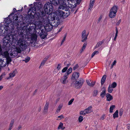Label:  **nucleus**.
<instances>
[{
  "label": "nucleus",
  "instance_id": "nucleus-1",
  "mask_svg": "<svg viewBox=\"0 0 130 130\" xmlns=\"http://www.w3.org/2000/svg\"><path fill=\"white\" fill-rule=\"evenodd\" d=\"M53 9V7L50 3H46L44 5V10L41 11L39 13L38 19L44 20L45 18H46L47 16L50 14Z\"/></svg>",
  "mask_w": 130,
  "mask_h": 130
},
{
  "label": "nucleus",
  "instance_id": "nucleus-2",
  "mask_svg": "<svg viewBox=\"0 0 130 130\" xmlns=\"http://www.w3.org/2000/svg\"><path fill=\"white\" fill-rule=\"evenodd\" d=\"M17 47L19 52L25 50L27 47V43L24 38L21 37L17 40L16 43Z\"/></svg>",
  "mask_w": 130,
  "mask_h": 130
},
{
  "label": "nucleus",
  "instance_id": "nucleus-3",
  "mask_svg": "<svg viewBox=\"0 0 130 130\" xmlns=\"http://www.w3.org/2000/svg\"><path fill=\"white\" fill-rule=\"evenodd\" d=\"M38 21H37L36 23V25L38 26L39 27V26L42 25L43 24L45 25L44 26L45 29L47 31H50L52 29L53 27V26L51 24V23H50V21H49L48 22H47L44 23L42 21L43 20H42L38 19Z\"/></svg>",
  "mask_w": 130,
  "mask_h": 130
},
{
  "label": "nucleus",
  "instance_id": "nucleus-4",
  "mask_svg": "<svg viewBox=\"0 0 130 130\" xmlns=\"http://www.w3.org/2000/svg\"><path fill=\"white\" fill-rule=\"evenodd\" d=\"M54 13H53L52 14H49L47 16L46 18H45L43 20L44 23L48 22L49 21L53 22V20H57L59 21L60 18V17L59 14H58V15Z\"/></svg>",
  "mask_w": 130,
  "mask_h": 130
},
{
  "label": "nucleus",
  "instance_id": "nucleus-5",
  "mask_svg": "<svg viewBox=\"0 0 130 130\" xmlns=\"http://www.w3.org/2000/svg\"><path fill=\"white\" fill-rule=\"evenodd\" d=\"M84 82L85 80L83 78H79L75 82L74 86L76 89H80L82 87Z\"/></svg>",
  "mask_w": 130,
  "mask_h": 130
},
{
  "label": "nucleus",
  "instance_id": "nucleus-6",
  "mask_svg": "<svg viewBox=\"0 0 130 130\" xmlns=\"http://www.w3.org/2000/svg\"><path fill=\"white\" fill-rule=\"evenodd\" d=\"M60 9L56 11V13L57 14H59L60 17H62L63 18H65L68 17L70 14V12L68 10L62 11Z\"/></svg>",
  "mask_w": 130,
  "mask_h": 130
},
{
  "label": "nucleus",
  "instance_id": "nucleus-7",
  "mask_svg": "<svg viewBox=\"0 0 130 130\" xmlns=\"http://www.w3.org/2000/svg\"><path fill=\"white\" fill-rule=\"evenodd\" d=\"M118 9V6L116 5L114 6L111 9L109 15L110 18H113L116 16L117 11Z\"/></svg>",
  "mask_w": 130,
  "mask_h": 130
},
{
  "label": "nucleus",
  "instance_id": "nucleus-8",
  "mask_svg": "<svg viewBox=\"0 0 130 130\" xmlns=\"http://www.w3.org/2000/svg\"><path fill=\"white\" fill-rule=\"evenodd\" d=\"M66 1L67 0H59V4L61 5L59 7L58 10H64L66 9L67 6L66 3Z\"/></svg>",
  "mask_w": 130,
  "mask_h": 130
},
{
  "label": "nucleus",
  "instance_id": "nucleus-9",
  "mask_svg": "<svg viewBox=\"0 0 130 130\" xmlns=\"http://www.w3.org/2000/svg\"><path fill=\"white\" fill-rule=\"evenodd\" d=\"M92 107L91 106L88 107L87 108L85 109L84 110L81 111L80 112V114L81 115L84 116L86 114H88L93 111L92 109Z\"/></svg>",
  "mask_w": 130,
  "mask_h": 130
},
{
  "label": "nucleus",
  "instance_id": "nucleus-10",
  "mask_svg": "<svg viewBox=\"0 0 130 130\" xmlns=\"http://www.w3.org/2000/svg\"><path fill=\"white\" fill-rule=\"evenodd\" d=\"M11 61H9L7 58H3L0 59V66L2 67H5L6 65L8 64Z\"/></svg>",
  "mask_w": 130,
  "mask_h": 130
},
{
  "label": "nucleus",
  "instance_id": "nucleus-11",
  "mask_svg": "<svg viewBox=\"0 0 130 130\" xmlns=\"http://www.w3.org/2000/svg\"><path fill=\"white\" fill-rule=\"evenodd\" d=\"M21 52V51L19 52V49L16 47L14 49L13 51L10 54V55L11 58H14L16 57L18 53H20Z\"/></svg>",
  "mask_w": 130,
  "mask_h": 130
},
{
  "label": "nucleus",
  "instance_id": "nucleus-12",
  "mask_svg": "<svg viewBox=\"0 0 130 130\" xmlns=\"http://www.w3.org/2000/svg\"><path fill=\"white\" fill-rule=\"evenodd\" d=\"M67 76L64 74V76L62 77L60 79L61 82L63 84H66L68 82V80H67Z\"/></svg>",
  "mask_w": 130,
  "mask_h": 130
},
{
  "label": "nucleus",
  "instance_id": "nucleus-13",
  "mask_svg": "<svg viewBox=\"0 0 130 130\" xmlns=\"http://www.w3.org/2000/svg\"><path fill=\"white\" fill-rule=\"evenodd\" d=\"M88 35L86 34V31L84 30L82 32V40L81 41L82 42H83L86 41L87 39Z\"/></svg>",
  "mask_w": 130,
  "mask_h": 130
},
{
  "label": "nucleus",
  "instance_id": "nucleus-14",
  "mask_svg": "<svg viewBox=\"0 0 130 130\" xmlns=\"http://www.w3.org/2000/svg\"><path fill=\"white\" fill-rule=\"evenodd\" d=\"M3 55L5 56V57H3V58H7L9 61H11V59L9 56V53L8 51H6L4 52L3 53Z\"/></svg>",
  "mask_w": 130,
  "mask_h": 130
},
{
  "label": "nucleus",
  "instance_id": "nucleus-15",
  "mask_svg": "<svg viewBox=\"0 0 130 130\" xmlns=\"http://www.w3.org/2000/svg\"><path fill=\"white\" fill-rule=\"evenodd\" d=\"M79 73L78 72H74L73 74L72 75L71 79H76L79 77Z\"/></svg>",
  "mask_w": 130,
  "mask_h": 130
},
{
  "label": "nucleus",
  "instance_id": "nucleus-16",
  "mask_svg": "<svg viewBox=\"0 0 130 130\" xmlns=\"http://www.w3.org/2000/svg\"><path fill=\"white\" fill-rule=\"evenodd\" d=\"M48 105L49 103L48 102H46L44 108L43 112L44 113L46 114L47 113Z\"/></svg>",
  "mask_w": 130,
  "mask_h": 130
},
{
  "label": "nucleus",
  "instance_id": "nucleus-17",
  "mask_svg": "<svg viewBox=\"0 0 130 130\" xmlns=\"http://www.w3.org/2000/svg\"><path fill=\"white\" fill-rule=\"evenodd\" d=\"M86 82L88 85L90 87H93L95 84V82H91L90 80H86Z\"/></svg>",
  "mask_w": 130,
  "mask_h": 130
},
{
  "label": "nucleus",
  "instance_id": "nucleus-18",
  "mask_svg": "<svg viewBox=\"0 0 130 130\" xmlns=\"http://www.w3.org/2000/svg\"><path fill=\"white\" fill-rule=\"evenodd\" d=\"M16 72V70H15L10 73L9 74V76L7 78V79H9L14 77L15 76Z\"/></svg>",
  "mask_w": 130,
  "mask_h": 130
},
{
  "label": "nucleus",
  "instance_id": "nucleus-19",
  "mask_svg": "<svg viewBox=\"0 0 130 130\" xmlns=\"http://www.w3.org/2000/svg\"><path fill=\"white\" fill-rule=\"evenodd\" d=\"M106 100L107 101H110L113 99V97L109 93H107L106 94Z\"/></svg>",
  "mask_w": 130,
  "mask_h": 130
},
{
  "label": "nucleus",
  "instance_id": "nucleus-20",
  "mask_svg": "<svg viewBox=\"0 0 130 130\" xmlns=\"http://www.w3.org/2000/svg\"><path fill=\"white\" fill-rule=\"evenodd\" d=\"M50 23H51V25L53 27H57L58 26L59 24L60 23V21H58L57 20H55L54 22H52L50 21Z\"/></svg>",
  "mask_w": 130,
  "mask_h": 130
},
{
  "label": "nucleus",
  "instance_id": "nucleus-21",
  "mask_svg": "<svg viewBox=\"0 0 130 130\" xmlns=\"http://www.w3.org/2000/svg\"><path fill=\"white\" fill-rule=\"evenodd\" d=\"M50 3L54 6H56L59 4V0H49Z\"/></svg>",
  "mask_w": 130,
  "mask_h": 130
},
{
  "label": "nucleus",
  "instance_id": "nucleus-22",
  "mask_svg": "<svg viewBox=\"0 0 130 130\" xmlns=\"http://www.w3.org/2000/svg\"><path fill=\"white\" fill-rule=\"evenodd\" d=\"M37 38V35L35 34H33L31 35V39L33 41H36Z\"/></svg>",
  "mask_w": 130,
  "mask_h": 130
},
{
  "label": "nucleus",
  "instance_id": "nucleus-23",
  "mask_svg": "<svg viewBox=\"0 0 130 130\" xmlns=\"http://www.w3.org/2000/svg\"><path fill=\"white\" fill-rule=\"evenodd\" d=\"M36 8L35 6H34L30 8L29 10V12H30V13L32 14V12L35 13L36 12Z\"/></svg>",
  "mask_w": 130,
  "mask_h": 130
},
{
  "label": "nucleus",
  "instance_id": "nucleus-24",
  "mask_svg": "<svg viewBox=\"0 0 130 130\" xmlns=\"http://www.w3.org/2000/svg\"><path fill=\"white\" fill-rule=\"evenodd\" d=\"M65 128V127L63 126V123L62 122H60L58 125V129L59 130H63Z\"/></svg>",
  "mask_w": 130,
  "mask_h": 130
},
{
  "label": "nucleus",
  "instance_id": "nucleus-25",
  "mask_svg": "<svg viewBox=\"0 0 130 130\" xmlns=\"http://www.w3.org/2000/svg\"><path fill=\"white\" fill-rule=\"evenodd\" d=\"M95 2V1L94 0H91L90 2L89 5L88 9L91 10V9L92 8L93 6L94 5V3Z\"/></svg>",
  "mask_w": 130,
  "mask_h": 130
},
{
  "label": "nucleus",
  "instance_id": "nucleus-26",
  "mask_svg": "<svg viewBox=\"0 0 130 130\" xmlns=\"http://www.w3.org/2000/svg\"><path fill=\"white\" fill-rule=\"evenodd\" d=\"M48 59V58L45 57L44 59L42 61L40 65L39 66V68H40L41 67L43 66L44 64L45 63L46 61Z\"/></svg>",
  "mask_w": 130,
  "mask_h": 130
},
{
  "label": "nucleus",
  "instance_id": "nucleus-27",
  "mask_svg": "<svg viewBox=\"0 0 130 130\" xmlns=\"http://www.w3.org/2000/svg\"><path fill=\"white\" fill-rule=\"evenodd\" d=\"M104 42V41L103 40L101 41H100L98 42L96 46L95 47V49L97 48L98 47L100 46Z\"/></svg>",
  "mask_w": 130,
  "mask_h": 130
},
{
  "label": "nucleus",
  "instance_id": "nucleus-28",
  "mask_svg": "<svg viewBox=\"0 0 130 130\" xmlns=\"http://www.w3.org/2000/svg\"><path fill=\"white\" fill-rule=\"evenodd\" d=\"M72 68L70 67L67 71L66 73L64 74L65 75L68 76L69 74L71 73L72 71Z\"/></svg>",
  "mask_w": 130,
  "mask_h": 130
},
{
  "label": "nucleus",
  "instance_id": "nucleus-29",
  "mask_svg": "<svg viewBox=\"0 0 130 130\" xmlns=\"http://www.w3.org/2000/svg\"><path fill=\"white\" fill-rule=\"evenodd\" d=\"M9 40L7 39H6V38H5L3 40V42L4 43V45L5 46H7L9 43Z\"/></svg>",
  "mask_w": 130,
  "mask_h": 130
},
{
  "label": "nucleus",
  "instance_id": "nucleus-30",
  "mask_svg": "<svg viewBox=\"0 0 130 130\" xmlns=\"http://www.w3.org/2000/svg\"><path fill=\"white\" fill-rule=\"evenodd\" d=\"M106 77V75H104L102 77L101 81V83L102 85L104 83L105 81Z\"/></svg>",
  "mask_w": 130,
  "mask_h": 130
},
{
  "label": "nucleus",
  "instance_id": "nucleus-31",
  "mask_svg": "<svg viewBox=\"0 0 130 130\" xmlns=\"http://www.w3.org/2000/svg\"><path fill=\"white\" fill-rule=\"evenodd\" d=\"M14 123V120H12L9 124V127L8 128V130H11L12 127V126L13 124Z\"/></svg>",
  "mask_w": 130,
  "mask_h": 130
},
{
  "label": "nucleus",
  "instance_id": "nucleus-32",
  "mask_svg": "<svg viewBox=\"0 0 130 130\" xmlns=\"http://www.w3.org/2000/svg\"><path fill=\"white\" fill-rule=\"evenodd\" d=\"M118 110H116L113 115V117L114 119H115L116 118H117L118 117Z\"/></svg>",
  "mask_w": 130,
  "mask_h": 130
},
{
  "label": "nucleus",
  "instance_id": "nucleus-33",
  "mask_svg": "<svg viewBox=\"0 0 130 130\" xmlns=\"http://www.w3.org/2000/svg\"><path fill=\"white\" fill-rule=\"evenodd\" d=\"M104 89V90L101 93V94L100 95L103 98L104 97L105 94V88H103Z\"/></svg>",
  "mask_w": 130,
  "mask_h": 130
},
{
  "label": "nucleus",
  "instance_id": "nucleus-34",
  "mask_svg": "<svg viewBox=\"0 0 130 130\" xmlns=\"http://www.w3.org/2000/svg\"><path fill=\"white\" fill-rule=\"evenodd\" d=\"M113 88L111 85H109L108 89V92L109 93H111L113 91Z\"/></svg>",
  "mask_w": 130,
  "mask_h": 130
},
{
  "label": "nucleus",
  "instance_id": "nucleus-35",
  "mask_svg": "<svg viewBox=\"0 0 130 130\" xmlns=\"http://www.w3.org/2000/svg\"><path fill=\"white\" fill-rule=\"evenodd\" d=\"M115 108V105H112L110 106L109 108V112L112 113L113 112V110Z\"/></svg>",
  "mask_w": 130,
  "mask_h": 130
},
{
  "label": "nucleus",
  "instance_id": "nucleus-36",
  "mask_svg": "<svg viewBox=\"0 0 130 130\" xmlns=\"http://www.w3.org/2000/svg\"><path fill=\"white\" fill-rule=\"evenodd\" d=\"M62 106H63L62 105V104H60L59 105V106L58 107V108L57 109V110L56 111V112L57 113H58L59 112V111H60V110H61V109L62 108Z\"/></svg>",
  "mask_w": 130,
  "mask_h": 130
},
{
  "label": "nucleus",
  "instance_id": "nucleus-37",
  "mask_svg": "<svg viewBox=\"0 0 130 130\" xmlns=\"http://www.w3.org/2000/svg\"><path fill=\"white\" fill-rule=\"evenodd\" d=\"M113 88H115L117 86V84L115 82H113L110 85Z\"/></svg>",
  "mask_w": 130,
  "mask_h": 130
},
{
  "label": "nucleus",
  "instance_id": "nucleus-38",
  "mask_svg": "<svg viewBox=\"0 0 130 130\" xmlns=\"http://www.w3.org/2000/svg\"><path fill=\"white\" fill-rule=\"evenodd\" d=\"M87 45V43H84V44H83V46L82 47V49L81 50V51H80L81 52H82L83 51H84V50L85 48Z\"/></svg>",
  "mask_w": 130,
  "mask_h": 130
},
{
  "label": "nucleus",
  "instance_id": "nucleus-39",
  "mask_svg": "<svg viewBox=\"0 0 130 130\" xmlns=\"http://www.w3.org/2000/svg\"><path fill=\"white\" fill-rule=\"evenodd\" d=\"M30 59V58L29 57H27L25 60H23V61H25L26 63H27L28 62Z\"/></svg>",
  "mask_w": 130,
  "mask_h": 130
},
{
  "label": "nucleus",
  "instance_id": "nucleus-40",
  "mask_svg": "<svg viewBox=\"0 0 130 130\" xmlns=\"http://www.w3.org/2000/svg\"><path fill=\"white\" fill-rule=\"evenodd\" d=\"M83 116H79L78 118V120L79 122H81L83 120Z\"/></svg>",
  "mask_w": 130,
  "mask_h": 130
},
{
  "label": "nucleus",
  "instance_id": "nucleus-41",
  "mask_svg": "<svg viewBox=\"0 0 130 130\" xmlns=\"http://www.w3.org/2000/svg\"><path fill=\"white\" fill-rule=\"evenodd\" d=\"M99 53V52L98 51H94L91 57L92 58L95 55L98 54Z\"/></svg>",
  "mask_w": 130,
  "mask_h": 130
},
{
  "label": "nucleus",
  "instance_id": "nucleus-42",
  "mask_svg": "<svg viewBox=\"0 0 130 130\" xmlns=\"http://www.w3.org/2000/svg\"><path fill=\"white\" fill-rule=\"evenodd\" d=\"M98 93V91L97 90H94L93 93V95L94 96H96L97 94Z\"/></svg>",
  "mask_w": 130,
  "mask_h": 130
},
{
  "label": "nucleus",
  "instance_id": "nucleus-43",
  "mask_svg": "<svg viewBox=\"0 0 130 130\" xmlns=\"http://www.w3.org/2000/svg\"><path fill=\"white\" fill-rule=\"evenodd\" d=\"M61 67V64L60 63L59 64L57 67V69L59 70H60Z\"/></svg>",
  "mask_w": 130,
  "mask_h": 130
},
{
  "label": "nucleus",
  "instance_id": "nucleus-44",
  "mask_svg": "<svg viewBox=\"0 0 130 130\" xmlns=\"http://www.w3.org/2000/svg\"><path fill=\"white\" fill-rule=\"evenodd\" d=\"M79 66L78 64H76L75 66L73 67V70H75L78 68Z\"/></svg>",
  "mask_w": 130,
  "mask_h": 130
},
{
  "label": "nucleus",
  "instance_id": "nucleus-45",
  "mask_svg": "<svg viewBox=\"0 0 130 130\" xmlns=\"http://www.w3.org/2000/svg\"><path fill=\"white\" fill-rule=\"evenodd\" d=\"M123 112V110L122 108H121L120 109L119 114L120 116H122V115Z\"/></svg>",
  "mask_w": 130,
  "mask_h": 130
},
{
  "label": "nucleus",
  "instance_id": "nucleus-46",
  "mask_svg": "<svg viewBox=\"0 0 130 130\" xmlns=\"http://www.w3.org/2000/svg\"><path fill=\"white\" fill-rule=\"evenodd\" d=\"M68 69V67H66L64 68L62 70V72L63 73H64L66 72Z\"/></svg>",
  "mask_w": 130,
  "mask_h": 130
},
{
  "label": "nucleus",
  "instance_id": "nucleus-47",
  "mask_svg": "<svg viewBox=\"0 0 130 130\" xmlns=\"http://www.w3.org/2000/svg\"><path fill=\"white\" fill-rule=\"evenodd\" d=\"M116 60H115L114 61L113 63H112V65H111V69L114 66H115L116 65Z\"/></svg>",
  "mask_w": 130,
  "mask_h": 130
},
{
  "label": "nucleus",
  "instance_id": "nucleus-48",
  "mask_svg": "<svg viewBox=\"0 0 130 130\" xmlns=\"http://www.w3.org/2000/svg\"><path fill=\"white\" fill-rule=\"evenodd\" d=\"M66 35H64V37L61 42V45H62V44L64 42V41H65V39H66Z\"/></svg>",
  "mask_w": 130,
  "mask_h": 130
},
{
  "label": "nucleus",
  "instance_id": "nucleus-49",
  "mask_svg": "<svg viewBox=\"0 0 130 130\" xmlns=\"http://www.w3.org/2000/svg\"><path fill=\"white\" fill-rule=\"evenodd\" d=\"M74 100V99H72L71 100L69 101V102L68 105H71L72 103L73 102V101Z\"/></svg>",
  "mask_w": 130,
  "mask_h": 130
},
{
  "label": "nucleus",
  "instance_id": "nucleus-50",
  "mask_svg": "<svg viewBox=\"0 0 130 130\" xmlns=\"http://www.w3.org/2000/svg\"><path fill=\"white\" fill-rule=\"evenodd\" d=\"M40 37L42 39H44L46 37V36L45 35L41 34L40 35Z\"/></svg>",
  "mask_w": 130,
  "mask_h": 130
},
{
  "label": "nucleus",
  "instance_id": "nucleus-51",
  "mask_svg": "<svg viewBox=\"0 0 130 130\" xmlns=\"http://www.w3.org/2000/svg\"><path fill=\"white\" fill-rule=\"evenodd\" d=\"M5 73H3L0 76V81H1L3 77L4 76H5Z\"/></svg>",
  "mask_w": 130,
  "mask_h": 130
},
{
  "label": "nucleus",
  "instance_id": "nucleus-52",
  "mask_svg": "<svg viewBox=\"0 0 130 130\" xmlns=\"http://www.w3.org/2000/svg\"><path fill=\"white\" fill-rule=\"evenodd\" d=\"M58 118L60 119V120L64 118V117L63 115H61L58 117Z\"/></svg>",
  "mask_w": 130,
  "mask_h": 130
},
{
  "label": "nucleus",
  "instance_id": "nucleus-53",
  "mask_svg": "<svg viewBox=\"0 0 130 130\" xmlns=\"http://www.w3.org/2000/svg\"><path fill=\"white\" fill-rule=\"evenodd\" d=\"M102 18V17L101 15L100 17V18H99L98 19V21L97 23H99L100 22Z\"/></svg>",
  "mask_w": 130,
  "mask_h": 130
},
{
  "label": "nucleus",
  "instance_id": "nucleus-54",
  "mask_svg": "<svg viewBox=\"0 0 130 130\" xmlns=\"http://www.w3.org/2000/svg\"><path fill=\"white\" fill-rule=\"evenodd\" d=\"M105 118V115H102L101 117V119L102 120H104Z\"/></svg>",
  "mask_w": 130,
  "mask_h": 130
},
{
  "label": "nucleus",
  "instance_id": "nucleus-55",
  "mask_svg": "<svg viewBox=\"0 0 130 130\" xmlns=\"http://www.w3.org/2000/svg\"><path fill=\"white\" fill-rule=\"evenodd\" d=\"M18 18V17L17 16L16 18L14 20L13 22V23H15V21H19Z\"/></svg>",
  "mask_w": 130,
  "mask_h": 130
},
{
  "label": "nucleus",
  "instance_id": "nucleus-56",
  "mask_svg": "<svg viewBox=\"0 0 130 130\" xmlns=\"http://www.w3.org/2000/svg\"><path fill=\"white\" fill-rule=\"evenodd\" d=\"M121 22V20H120L117 23L116 25H118Z\"/></svg>",
  "mask_w": 130,
  "mask_h": 130
},
{
  "label": "nucleus",
  "instance_id": "nucleus-57",
  "mask_svg": "<svg viewBox=\"0 0 130 130\" xmlns=\"http://www.w3.org/2000/svg\"><path fill=\"white\" fill-rule=\"evenodd\" d=\"M19 21H15V23H15V25L19 26V24H18Z\"/></svg>",
  "mask_w": 130,
  "mask_h": 130
},
{
  "label": "nucleus",
  "instance_id": "nucleus-58",
  "mask_svg": "<svg viewBox=\"0 0 130 130\" xmlns=\"http://www.w3.org/2000/svg\"><path fill=\"white\" fill-rule=\"evenodd\" d=\"M70 5H71V6H69V7H70L72 8H74V7H75V5H73V4H70Z\"/></svg>",
  "mask_w": 130,
  "mask_h": 130
},
{
  "label": "nucleus",
  "instance_id": "nucleus-59",
  "mask_svg": "<svg viewBox=\"0 0 130 130\" xmlns=\"http://www.w3.org/2000/svg\"><path fill=\"white\" fill-rule=\"evenodd\" d=\"M127 127L128 129L130 128V124H128L127 125Z\"/></svg>",
  "mask_w": 130,
  "mask_h": 130
},
{
  "label": "nucleus",
  "instance_id": "nucleus-60",
  "mask_svg": "<svg viewBox=\"0 0 130 130\" xmlns=\"http://www.w3.org/2000/svg\"><path fill=\"white\" fill-rule=\"evenodd\" d=\"M117 36H118V35H116V34H115V36L114 38V40L115 41L116 40V39L117 38Z\"/></svg>",
  "mask_w": 130,
  "mask_h": 130
},
{
  "label": "nucleus",
  "instance_id": "nucleus-61",
  "mask_svg": "<svg viewBox=\"0 0 130 130\" xmlns=\"http://www.w3.org/2000/svg\"><path fill=\"white\" fill-rule=\"evenodd\" d=\"M116 32L115 34L117 35H118V30L117 29V28L116 29Z\"/></svg>",
  "mask_w": 130,
  "mask_h": 130
},
{
  "label": "nucleus",
  "instance_id": "nucleus-62",
  "mask_svg": "<svg viewBox=\"0 0 130 130\" xmlns=\"http://www.w3.org/2000/svg\"><path fill=\"white\" fill-rule=\"evenodd\" d=\"M21 128H22L21 126V125H20L18 127V130L20 129H21Z\"/></svg>",
  "mask_w": 130,
  "mask_h": 130
},
{
  "label": "nucleus",
  "instance_id": "nucleus-63",
  "mask_svg": "<svg viewBox=\"0 0 130 130\" xmlns=\"http://www.w3.org/2000/svg\"><path fill=\"white\" fill-rule=\"evenodd\" d=\"M8 21V19L7 18H6L4 20V21L6 23Z\"/></svg>",
  "mask_w": 130,
  "mask_h": 130
},
{
  "label": "nucleus",
  "instance_id": "nucleus-64",
  "mask_svg": "<svg viewBox=\"0 0 130 130\" xmlns=\"http://www.w3.org/2000/svg\"><path fill=\"white\" fill-rule=\"evenodd\" d=\"M41 107H40L38 109V111H41Z\"/></svg>",
  "mask_w": 130,
  "mask_h": 130
}]
</instances>
